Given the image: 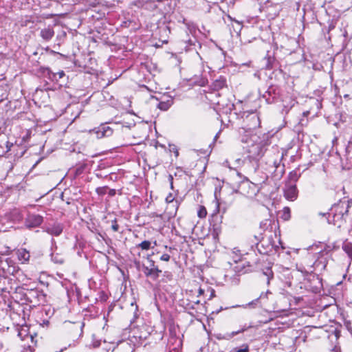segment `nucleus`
Instances as JSON below:
<instances>
[{
	"label": "nucleus",
	"instance_id": "obj_1",
	"mask_svg": "<svg viewBox=\"0 0 352 352\" xmlns=\"http://www.w3.org/2000/svg\"><path fill=\"white\" fill-rule=\"evenodd\" d=\"M21 300L30 307L39 306L45 302V295L38 289H27L21 294Z\"/></svg>",
	"mask_w": 352,
	"mask_h": 352
},
{
	"label": "nucleus",
	"instance_id": "obj_2",
	"mask_svg": "<svg viewBox=\"0 0 352 352\" xmlns=\"http://www.w3.org/2000/svg\"><path fill=\"white\" fill-rule=\"evenodd\" d=\"M0 267L6 275H14L19 270V266L11 258L1 261Z\"/></svg>",
	"mask_w": 352,
	"mask_h": 352
},
{
	"label": "nucleus",
	"instance_id": "obj_3",
	"mask_svg": "<svg viewBox=\"0 0 352 352\" xmlns=\"http://www.w3.org/2000/svg\"><path fill=\"white\" fill-rule=\"evenodd\" d=\"M43 221V217L40 214L28 213L25 219V226L31 229L38 227Z\"/></svg>",
	"mask_w": 352,
	"mask_h": 352
},
{
	"label": "nucleus",
	"instance_id": "obj_4",
	"mask_svg": "<svg viewBox=\"0 0 352 352\" xmlns=\"http://www.w3.org/2000/svg\"><path fill=\"white\" fill-rule=\"evenodd\" d=\"M63 230V225L60 223L49 224L45 228V231L52 236H58L61 234Z\"/></svg>",
	"mask_w": 352,
	"mask_h": 352
},
{
	"label": "nucleus",
	"instance_id": "obj_5",
	"mask_svg": "<svg viewBox=\"0 0 352 352\" xmlns=\"http://www.w3.org/2000/svg\"><path fill=\"white\" fill-rule=\"evenodd\" d=\"M284 196L287 200L294 201L298 197V190L295 184L286 185L284 189Z\"/></svg>",
	"mask_w": 352,
	"mask_h": 352
},
{
	"label": "nucleus",
	"instance_id": "obj_6",
	"mask_svg": "<svg viewBox=\"0 0 352 352\" xmlns=\"http://www.w3.org/2000/svg\"><path fill=\"white\" fill-rule=\"evenodd\" d=\"M84 324H74L71 329V337L73 339V343L69 344V346H76V340L79 339L82 336V327Z\"/></svg>",
	"mask_w": 352,
	"mask_h": 352
},
{
	"label": "nucleus",
	"instance_id": "obj_7",
	"mask_svg": "<svg viewBox=\"0 0 352 352\" xmlns=\"http://www.w3.org/2000/svg\"><path fill=\"white\" fill-rule=\"evenodd\" d=\"M12 145L13 144L10 143L6 136H0V157L7 153Z\"/></svg>",
	"mask_w": 352,
	"mask_h": 352
},
{
	"label": "nucleus",
	"instance_id": "obj_8",
	"mask_svg": "<svg viewBox=\"0 0 352 352\" xmlns=\"http://www.w3.org/2000/svg\"><path fill=\"white\" fill-rule=\"evenodd\" d=\"M19 261L23 264L28 263L30 261V253L25 248H19L16 252Z\"/></svg>",
	"mask_w": 352,
	"mask_h": 352
},
{
	"label": "nucleus",
	"instance_id": "obj_9",
	"mask_svg": "<svg viewBox=\"0 0 352 352\" xmlns=\"http://www.w3.org/2000/svg\"><path fill=\"white\" fill-rule=\"evenodd\" d=\"M41 37L45 41H50L54 36V31L52 26L49 25L41 30Z\"/></svg>",
	"mask_w": 352,
	"mask_h": 352
},
{
	"label": "nucleus",
	"instance_id": "obj_10",
	"mask_svg": "<svg viewBox=\"0 0 352 352\" xmlns=\"http://www.w3.org/2000/svg\"><path fill=\"white\" fill-rule=\"evenodd\" d=\"M96 133H97L98 138H101L103 137H109L112 135L113 129L109 126L102 125L99 127Z\"/></svg>",
	"mask_w": 352,
	"mask_h": 352
},
{
	"label": "nucleus",
	"instance_id": "obj_11",
	"mask_svg": "<svg viewBox=\"0 0 352 352\" xmlns=\"http://www.w3.org/2000/svg\"><path fill=\"white\" fill-rule=\"evenodd\" d=\"M133 346L129 342H120L115 349L114 352H133Z\"/></svg>",
	"mask_w": 352,
	"mask_h": 352
},
{
	"label": "nucleus",
	"instance_id": "obj_12",
	"mask_svg": "<svg viewBox=\"0 0 352 352\" xmlns=\"http://www.w3.org/2000/svg\"><path fill=\"white\" fill-rule=\"evenodd\" d=\"M166 100L164 101H160L157 107L162 111H167L173 104V98L170 96L166 97Z\"/></svg>",
	"mask_w": 352,
	"mask_h": 352
},
{
	"label": "nucleus",
	"instance_id": "obj_13",
	"mask_svg": "<svg viewBox=\"0 0 352 352\" xmlns=\"http://www.w3.org/2000/svg\"><path fill=\"white\" fill-rule=\"evenodd\" d=\"M46 72L47 73V74L49 75V78L52 80H55V81H58V79H60L62 78L63 77L65 76V74L64 72V71L61 70V71H59L56 73L55 72H52L50 68H47L46 69Z\"/></svg>",
	"mask_w": 352,
	"mask_h": 352
},
{
	"label": "nucleus",
	"instance_id": "obj_14",
	"mask_svg": "<svg viewBox=\"0 0 352 352\" xmlns=\"http://www.w3.org/2000/svg\"><path fill=\"white\" fill-rule=\"evenodd\" d=\"M226 86V80L224 77L220 76L212 83V87L214 90H219Z\"/></svg>",
	"mask_w": 352,
	"mask_h": 352
},
{
	"label": "nucleus",
	"instance_id": "obj_15",
	"mask_svg": "<svg viewBox=\"0 0 352 352\" xmlns=\"http://www.w3.org/2000/svg\"><path fill=\"white\" fill-rule=\"evenodd\" d=\"M327 266V260L325 258L322 257L316 260L314 263L311 267L314 269H318L320 270H325Z\"/></svg>",
	"mask_w": 352,
	"mask_h": 352
},
{
	"label": "nucleus",
	"instance_id": "obj_16",
	"mask_svg": "<svg viewBox=\"0 0 352 352\" xmlns=\"http://www.w3.org/2000/svg\"><path fill=\"white\" fill-rule=\"evenodd\" d=\"M342 248L344 250V252L348 255V256L352 260V243L349 242L347 240H346L342 243Z\"/></svg>",
	"mask_w": 352,
	"mask_h": 352
},
{
	"label": "nucleus",
	"instance_id": "obj_17",
	"mask_svg": "<svg viewBox=\"0 0 352 352\" xmlns=\"http://www.w3.org/2000/svg\"><path fill=\"white\" fill-rule=\"evenodd\" d=\"M276 60L274 57L267 56L266 58L265 68L267 69H272L276 67Z\"/></svg>",
	"mask_w": 352,
	"mask_h": 352
},
{
	"label": "nucleus",
	"instance_id": "obj_18",
	"mask_svg": "<svg viewBox=\"0 0 352 352\" xmlns=\"http://www.w3.org/2000/svg\"><path fill=\"white\" fill-rule=\"evenodd\" d=\"M245 330V328H243V329H241L240 330H238V331H232L230 333H226L223 337H221L220 336H218L217 338L218 339H230V338L234 337V336L239 334V333L243 332Z\"/></svg>",
	"mask_w": 352,
	"mask_h": 352
},
{
	"label": "nucleus",
	"instance_id": "obj_19",
	"mask_svg": "<svg viewBox=\"0 0 352 352\" xmlns=\"http://www.w3.org/2000/svg\"><path fill=\"white\" fill-rule=\"evenodd\" d=\"M18 336L21 338V340H24L28 336L27 327H21L19 329Z\"/></svg>",
	"mask_w": 352,
	"mask_h": 352
},
{
	"label": "nucleus",
	"instance_id": "obj_20",
	"mask_svg": "<svg viewBox=\"0 0 352 352\" xmlns=\"http://www.w3.org/2000/svg\"><path fill=\"white\" fill-rule=\"evenodd\" d=\"M161 272L162 270H159L158 267H153V270H151V273L148 277L153 280H156L159 278Z\"/></svg>",
	"mask_w": 352,
	"mask_h": 352
},
{
	"label": "nucleus",
	"instance_id": "obj_21",
	"mask_svg": "<svg viewBox=\"0 0 352 352\" xmlns=\"http://www.w3.org/2000/svg\"><path fill=\"white\" fill-rule=\"evenodd\" d=\"M268 293V292L265 294L262 293L258 298L249 302L248 304H247L246 306L249 307H254L255 306H257L259 302V300L261 299L263 297H267Z\"/></svg>",
	"mask_w": 352,
	"mask_h": 352
},
{
	"label": "nucleus",
	"instance_id": "obj_22",
	"mask_svg": "<svg viewBox=\"0 0 352 352\" xmlns=\"http://www.w3.org/2000/svg\"><path fill=\"white\" fill-rule=\"evenodd\" d=\"M263 274L267 276V283L269 284L270 279H272L274 276V273L271 267H266L265 270H263Z\"/></svg>",
	"mask_w": 352,
	"mask_h": 352
},
{
	"label": "nucleus",
	"instance_id": "obj_23",
	"mask_svg": "<svg viewBox=\"0 0 352 352\" xmlns=\"http://www.w3.org/2000/svg\"><path fill=\"white\" fill-rule=\"evenodd\" d=\"M283 220L287 221L291 217L290 209L288 207H285L283 210L282 214L280 217Z\"/></svg>",
	"mask_w": 352,
	"mask_h": 352
},
{
	"label": "nucleus",
	"instance_id": "obj_24",
	"mask_svg": "<svg viewBox=\"0 0 352 352\" xmlns=\"http://www.w3.org/2000/svg\"><path fill=\"white\" fill-rule=\"evenodd\" d=\"M249 351V346L247 344H243L241 346L234 347L232 352H248Z\"/></svg>",
	"mask_w": 352,
	"mask_h": 352
},
{
	"label": "nucleus",
	"instance_id": "obj_25",
	"mask_svg": "<svg viewBox=\"0 0 352 352\" xmlns=\"http://www.w3.org/2000/svg\"><path fill=\"white\" fill-rule=\"evenodd\" d=\"M151 243L149 241H144L137 245V248H140L143 250H148L151 248Z\"/></svg>",
	"mask_w": 352,
	"mask_h": 352
},
{
	"label": "nucleus",
	"instance_id": "obj_26",
	"mask_svg": "<svg viewBox=\"0 0 352 352\" xmlns=\"http://www.w3.org/2000/svg\"><path fill=\"white\" fill-rule=\"evenodd\" d=\"M107 190H108L107 186L98 187L96 190L97 194L99 195H105L106 193H107Z\"/></svg>",
	"mask_w": 352,
	"mask_h": 352
},
{
	"label": "nucleus",
	"instance_id": "obj_27",
	"mask_svg": "<svg viewBox=\"0 0 352 352\" xmlns=\"http://www.w3.org/2000/svg\"><path fill=\"white\" fill-rule=\"evenodd\" d=\"M142 272L146 277H148L151 273V270H153V267H150L148 266H146L145 265H142Z\"/></svg>",
	"mask_w": 352,
	"mask_h": 352
},
{
	"label": "nucleus",
	"instance_id": "obj_28",
	"mask_svg": "<svg viewBox=\"0 0 352 352\" xmlns=\"http://www.w3.org/2000/svg\"><path fill=\"white\" fill-rule=\"evenodd\" d=\"M207 215L206 209L204 206H201L198 211V216L200 218H204Z\"/></svg>",
	"mask_w": 352,
	"mask_h": 352
},
{
	"label": "nucleus",
	"instance_id": "obj_29",
	"mask_svg": "<svg viewBox=\"0 0 352 352\" xmlns=\"http://www.w3.org/2000/svg\"><path fill=\"white\" fill-rule=\"evenodd\" d=\"M52 261L56 263L62 264L63 263V259L62 258H58L57 256L52 255Z\"/></svg>",
	"mask_w": 352,
	"mask_h": 352
},
{
	"label": "nucleus",
	"instance_id": "obj_30",
	"mask_svg": "<svg viewBox=\"0 0 352 352\" xmlns=\"http://www.w3.org/2000/svg\"><path fill=\"white\" fill-rule=\"evenodd\" d=\"M289 179H290L291 180H293V181H294V182L297 181V179H298V175L297 173H296V172H295V171L291 172V173H289Z\"/></svg>",
	"mask_w": 352,
	"mask_h": 352
},
{
	"label": "nucleus",
	"instance_id": "obj_31",
	"mask_svg": "<svg viewBox=\"0 0 352 352\" xmlns=\"http://www.w3.org/2000/svg\"><path fill=\"white\" fill-rule=\"evenodd\" d=\"M271 95V92L270 91H267L264 95H263V97L265 98L266 101L268 102V103H271L273 102V98L271 100L270 96Z\"/></svg>",
	"mask_w": 352,
	"mask_h": 352
},
{
	"label": "nucleus",
	"instance_id": "obj_32",
	"mask_svg": "<svg viewBox=\"0 0 352 352\" xmlns=\"http://www.w3.org/2000/svg\"><path fill=\"white\" fill-rule=\"evenodd\" d=\"M111 228L114 232H118L119 230V226L117 223L116 219L113 220L111 225Z\"/></svg>",
	"mask_w": 352,
	"mask_h": 352
},
{
	"label": "nucleus",
	"instance_id": "obj_33",
	"mask_svg": "<svg viewBox=\"0 0 352 352\" xmlns=\"http://www.w3.org/2000/svg\"><path fill=\"white\" fill-rule=\"evenodd\" d=\"M174 199H175V198H174L173 195L171 193H170V194L166 197V201L167 203H173V201H174Z\"/></svg>",
	"mask_w": 352,
	"mask_h": 352
},
{
	"label": "nucleus",
	"instance_id": "obj_34",
	"mask_svg": "<svg viewBox=\"0 0 352 352\" xmlns=\"http://www.w3.org/2000/svg\"><path fill=\"white\" fill-rule=\"evenodd\" d=\"M170 256L169 254H164L161 256L160 260L164 261H168L170 260Z\"/></svg>",
	"mask_w": 352,
	"mask_h": 352
},
{
	"label": "nucleus",
	"instance_id": "obj_35",
	"mask_svg": "<svg viewBox=\"0 0 352 352\" xmlns=\"http://www.w3.org/2000/svg\"><path fill=\"white\" fill-rule=\"evenodd\" d=\"M107 193L109 197H114L116 194V190L115 189H109Z\"/></svg>",
	"mask_w": 352,
	"mask_h": 352
},
{
	"label": "nucleus",
	"instance_id": "obj_36",
	"mask_svg": "<svg viewBox=\"0 0 352 352\" xmlns=\"http://www.w3.org/2000/svg\"><path fill=\"white\" fill-rule=\"evenodd\" d=\"M251 119L255 121V124L254 126V127H255L256 125L258 123V117L256 115L252 114L251 116Z\"/></svg>",
	"mask_w": 352,
	"mask_h": 352
},
{
	"label": "nucleus",
	"instance_id": "obj_37",
	"mask_svg": "<svg viewBox=\"0 0 352 352\" xmlns=\"http://www.w3.org/2000/svg\"><path fill=\"white\" fill-rule=\"evenodd\" d=\"M148 262H149V266L150 267H157V266L155 265V261H153L152 259H150L149 256H148L147 258Z\"/></svg>",
	"mask_w": 352,
	"mask_h": 352
},
{
	"label": "nucleus",
	"instance_id": "obj_38",
	"mask_svg": "<svg viewBox=\"0 0 352 352\" xmlns=\"http://www.w3.org/2000/svg\"><path fill=\"white\" fill-rule=\"evenodd\" d=\"M168 181L170 182V188H173V177L171 175L168 176Z\"/></svg>",
	"mask_w": 352,
	"mask_h": 352
},
{
	"label": "nucleus",
	"instance_id": "obj_39",
	"mask_svg": "<svg viewBox=\"0 0 352 352\" xmlns=\"http://www.w3.org/2000/svg\"><path fill=\"white\" fill-rule=\"evenodd\" d=\"M204 289H202L201 288L199 289V291H198L199 296L202 295L204 294Z\"/></svg>",
	"mask_w": 352,
	"mask_h": 352
},
{
	"label": "nucleus",
	"instance_id": "obj_40",
	"mask_svg": "<svg viewBox=\"0 0 352 352\" xmlns=\"http://www.w3.org/2000/svg\"><path fill=\"white\" fill-rule=\"evenodd\" d=\"M346 327H347L348 330L350 331L351 334L352 335V329H351V327L349 324H347Z\"/></svg>",
	"mask_w": 352,
	"mask_h": 352
},
{
	"label": "nucleus",
	"instance_id": "obj_41",
	"mask_svg": "<svg viewBox=\"0 0 352 352\" xmlns=\"http://www.w3.org/2000/svg\"><path fill=\"white\" fill-rule=\"evenodd\" d=\"M255 164H256V166L254 168V172H256V170H257V168L258 167L257 162H255Z\"/></svg>",
	"mask_w": 352,
	"mask_h": 352
},
{
	"label": "nucleus",
	"instance_id": "obj_42",
	"mask_svg": "<svg viewBox=\"0 0 352 352\" xmlns=\"http://www.w3.org/2000/svg\"><path fill=\"white\" fill-rule=\"evenodd\" d=\"M254 148L261 151V147L258 145H256V146H254Z\"/></svg>",
	"mask_w": 352,
	"mask_h": 352
},
{
	"label": "nucleus",
	"instance_id": "obj_43",
	"mask_svg": "<svg viewBox=\"0 0 352 352\" xmlns=\"http://www.w3.org/2000/svg\"><path fill=\"white\" fill-rule=\"evenodd\" d=\"M175 156H177H177L179 155V152H178V151H177V150H176V151H175Z\"/></svg>",
	"mask_w": 352,
	"mask_h": 352
},
{
	"label": "nucleus",
	"instance_id": "obj_44",
	"mask_svg": "<svg viewBox=\"0 0 352 352\" xmlns=\"http://www.w3.org/2000/svg\"><path fill=\"white\" fill-rule=\"evenodd\" d=\"M136 266H137L138 268H140V263L139 262L136 263Z\"/></svg>",
	"mask_w": 352,
	"mask_h": 352
},
{
	"label": "nucleus",
	"instance_id": "obj_45",
	"mask_svg": "<svg viewBox=\"0 0 352 352\" xmlns=\"http://www.w3.org/2000/svg\"><path fill=\"white\" fill-rule=\"evenodd\" d=\"M331 352H338V350L336 349H333L331 350Z\"/></svg>",
	"mask_w": 352,
	"mask_h": 352
},
{
	"label": "nucleus",
	"instance_id": "obj_46",
	"mask_svg": "<svg viewBox=\"0 0 352 352\" xmlns=\"http://www.w3.org/2000/svg\"><path fill=\"white\" fill-rule=\"evenodd\" d=\"M340 214H341V218H342V217H343V216H344V213L342 212V211H340Z\"/></svg>",
	"mask_w": 352,
	"mask_h": 352
},
{
	"label": "nucleus",
	"instance_id": "obj_47",
	"mask_svg": "<svg viewBox=\"0 0 352 352\" xmlns=\"http://www.w3.org/2000/svg\"><path fill=\"white\" fill-rule=\"evenodd\" d=\"M335 208H336V211H337L338 209L339 208V206L335 207Z\"/></svg>",
	"mask_w": 352,
	"mask_h": 352
},
{
	"label": "nucleus",
	"instance_id": "obj_48",
	"mask_svg": "<svg viewBox=\"0 0 352 352\" xmlns=\"http://www.w3.org/2000/svg\"><path fill=\"white\" fill-rule=\"evenodd\" d=\"M262 155L260 153H258V156Z\"/></svg>",
	"mask_w": 352,
	"mask_h": 352
},
{
	"label": "nucleus",
	"instance_id": "obj_49",
	"mask_svg": "<svg viewBox=\"0 0 352 352\" xmlns=\"http://www.w3.org/2000/svg\"><path fill=\"white\" fill-rule=\"evenodd\" d=\"M213 294H214V291L212 290V291L211 296H213Z\"/></svg>",
	"mask_w": 352,
	"mask_h": 352
},
{
	"label": "nucleus",
	"instance_id": "obj_50",
	"mask_svg": "<svg viewBox=\"0 0 352 352\" xmlns=\"http://www.w3.org/2000/svg\"><path fill=\"white\" fill-rule=\"evenodd\" d=\"M199 300H197V301L196 302V304H199Z\"/></svg>",
	"mask_w": 352,
	"mask_h": 352
},
{
	"label": "nucleus",
	"instance_id": "obj_51",
	"mask_svg": "<svg viewBox=\"0 0 352 352\" xmlns=\"http://www.w3.org/2000/svg\"><path fill=\"white\" fill-rule=\"evenodd\" d=\"M275 166L277 167L278 165L276 164V162H274Z\"/></svg>",
	"mask_w": 352,
	"mask_h": 352
}]
</instances>
